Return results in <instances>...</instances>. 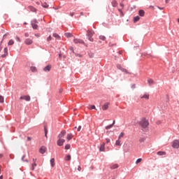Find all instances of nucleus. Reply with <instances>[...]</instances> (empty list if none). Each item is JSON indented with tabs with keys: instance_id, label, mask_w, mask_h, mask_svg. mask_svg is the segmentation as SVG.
I'll use <instances>...</instances> for the list:
<instances>
[{
	"instance_id": "obj_32",
	"label": "nucleus",
	"mask_w": 179,
	"mask_h": 179,
	"mask_svg": "<svg viewBox=\"0 0 179 179\" xmlns=\"http://www.w3.org/2000/svg\"><path fill=\"white\" fill-rule=\"evenodd\" d=\"M31 72H36L37 71V69L34 66L31 67Z\"/></svg>"
},
{
	"instance_id": "obj_20",
	"label": "nucleus",
	"mask_w": 179,
	"mask_h": 179,
	"mask_svg": "<svg viewBox=\"0 0 179 179\" xmlns=\"http://www.w3.org/2000/svg\"><path fill=\"white\" fill-rule=\"evenodd\" d=\"M110 169H111L112 170H114V169H118V164H115L111 165V166H110Z\"/></svg>"
},
{
	"instance_id": "obj_43",
	"label": "nucleus",
	"mask_w": 179,
	"mask_h": 179,
	"mask_svg": "<svg viewBox=\"0 0 179 179\" xmlns=\"http://www.w3.org/2000/svg\"><path fill=\"white\" fill-rule=\"evenodd\" d=\"M27 141H28V142H31V137H27Z\"/></svg>"
},
{
	"instance_id": "obj_41",
	"label": "nucleus",
	"mask_w": 179,
	"mask_h": 179,
	"mask_svg": "<svg viewBox=\"0 0 179 179\" xmlns=\"http://www.w3.org/2000/svg\"><path fill=\"white\" fill-rule=\"evenodd\" d=\"M80 129H82V126H79L77 129L78 132H80Z\"/></svg>"
},
{
	"instance_id": "obj_23",
	"label": "nucleus",
	"mask_w": 179,
	"mask_h": 179,
	"mask_svg": "<svg viewBox=\"0 0 179 179\" xmlns=\"http://www.w3.org/2000/svg\"><path fill=\"white\" fill-rule=\"evenodd\" d=\"M34 164L31 166V170H34V168L37 166V164H36V161H34V159H33Z\"/></svg>"
},
{
	"instance_id": "obj_1",
	"label": "nucleus",
	"mask_w": 179,
	"mask_h": 179,
	"mask_svg": "<svg viewBox=\"0 0 179 179\" xmlns=\"http://www.w3.org/2000/svg\"><path fill=\"white\" fill-rule=\"evenodd\" d=\"M94 35V31L93 30H87V36L88 37V40L93 43L94 39H93V36Z\"/></svg>"
},
{
	"instance_id": "obj_35",
	"label": "nucleus",
	"mask_w": 179,
	"mask_h": 179,
	"mask_svg": "<svg viewBox=\"0 0 179 179\" xmlns=\"http://www.w3.org/2000/svg\"><path fill=\"white\" fill-rule=\"evenodd\" d=\"M65 36H66L67 38L72 37V34H71V33H66V34H65Z\"/></svg>"
},
{
	"instance_id": "obj_16",
	"label": "nucleus",
	"mask_w": 179,
	"mask_h": 179,
	"mask_svg": "<svg viewBox=\"0 0 179 179\" xmlns=\"http://www.w3.org/2000/svg\"><path fill=\"white\" fill-rule=\"evenodd\" d=\"M8 55V48H4V54L1 55L2 58H5Z\"/></svg>"
},
{
	"instance_id": "obj_27",
	"label": "nucleus",
	"mask_w": 179,
	"mask_h": 179,
	"mask_svg": "<svg viewBox=\"0 0 179 179\" xmlns=\"http://www.w3.org/2000/svg\"><path fill=\"white\" fill-rule=\"evenodd\" d=\"M148 84L150 85H153V83H155V81H153L152 79H149V80H148Z\"/></svg>"
},
{
	"instance_id": "obj_46",
	"label": "nucleus",
	"mask_w": 179,
	"mask_h": 179,
	"mask_svg": "<svg viewBox=\"0 0 179 179\" xmlns=\"http://www.w3.org/2000/svg\"><path fill=\"white\" fill-rule=\"evenodd\" d=\"M80 170H82V168L80 167V166H78V171H80Z\"/></svg>"
},
{
	"instance_id": "obj_11",
	"label": "nucleus",
	"mask_w": 179,
	"mask_h": 179,
	"mask_svg": "<svg viewBox=\"0 0 179 179\" xmlns=\"http://www.w3.org/2000/svg\"><path fill=\"white\" fill-rule=\"evenodd\" d=\"M44 72H50L51 71V65L49 64L43 69Z\"/></svg>"
},
{
	"instance_id": "obj_50",
	"label": "nucleus",
	"mask_w": 179,
	"mask_h": 179,
	"mask_svg": "<svg viewBox=\"0 0 179 179\" xmlns=\"http://www.w3.org/2000/svg\"><path fill=\"white\" fill-rule=\"evenodd\" d=\"M24 157H26V155H24V156L22 157V162H24Z\"/></svg>"
},
{
	"instance_id": "obj_38",
	"label": "nucleus",
	"mask_w": 179,
	"mask_h": 179,
	"mask_svg": "<svg viewBox=\"0 0 179 179\" xmlns=\"http://www.w3.org/2000/svg\"><path fill=\"white\" fill-rule=\"evenodd\" d=\"M145 138H141L139 139V142H141V143H142L143 142H145Z\"/></svg>"
},
{
	"instance_id": "obj_5",
	"label": "nucleus",
	"mask_w": 179,
	"mask_h": 179,
	"mask_svg": "<svg viewBox=\"0 0 179 179\" xmlns=\"http://www.w3.org/2000/svg\"><path fill=\"white\" fill-rule=\"evenodd\" d=\"M20 100H25V101H30L31 98L29 95H22L20 97Z\"/></svg>"
},
{
	"instance_id": "obj_54",
	"label": "nucleus",
	"mask_w": 179,
	"mask_h": 179,
	"mask_svg": "<svg viewBox=\"0 0 179 179\" xmlns=\"http://www.w3.org/2000/svg\"><path fill=\"white\" fill-rule=\"evenodd\" d=\"M120 6H122V8H124V3H120Z\"/></svg>"
},
{
	"instance_id": "obj_51",
	"label": "nucleus",
	"mask_w": 179,
	"mask_h": 179,
	"mask_svg": "<svg viewBox=\"0 0 179 179\" xmlns=\"http://www.w3.org/2000/svg\"><path fill=\"white\" fill-rule=\"evenodd\" d=\"M70 50H71V51H72L73 52V47L71 46Z\"/></svg>"
},
{
	"instance_id": "obj_60",
	"label": "nucleus",
	"mask_w": 179,
	"mask_h": 179,
	"mask_svg": "<svg viewBox=\"0 0 179 179\" xmlns=\"http://www.w3.org/2000/svg\"><path fill=\"white\" fill-rule=\"evenodd\" d=\"M112 124H113V125H114L115 124V120H114Z\"/></svg>"
},
{
	"instance_id": "obj_7",
	"label": "nucleus",
	"mask_w": 179,
	"mask_h": 179,
	"mask_svg": "<svg viewBox=\"0 0 179 179\" xmlns=\"http://www.w3.org/2000/svg\"><path fill=\"white\" fill-rule=\"evenodd\" d=\"M109 106H110V103H109V102L105 103L102 106V110H103V111H106V110H108Z\"/></svg>"
},
{
	"instance_id": "obj_45",
	"label": "nucleus",
	"mask_w": 179,
	"mask_h": 179,
	"mask_svg": "<svg viewBox=\"0 0 179 179\" xmlns=\"http://www.w3.org/2000/svg\"><path fill=\"white\" fill-rule=\"evenodd\" d=\"M51 36H49L47 38V41H51Z\"/></svg>"
},
{
	"instance_id": "obj_42",
	"label": "nucleus",
	"mask_w": 179,
	"mask_h": 179,
	"mask_svg": "<svg viewBox=\"0 0 179 179\" xmlns=\"http://www.w3.org/2000/svg\"><path fill=\"white\" fill-rule=\"evenodd\" d=\"M43 8H48V5L47 3L42 4Z\"/></svg>"
},
{
	"instance_id": "obj_10",
	"label": "nucleus",
	"mask_w": 179,
	"mask_h": 179,
	"mask_svg": "<svg viewBox=\"0 0 179 179\" xmlns=\"http://www.w3.org/2000/svg\"><path fill=\"white\" fill-rule=\"evenodd\" d=\"M105 150H106V143H103L99 148V151L104 152Z\"/></svg>"
},
{
	"instance_id": "obj_29",
	"label": "nucleus",
	"mask_w": 179,
	"mask_h": 179,
	"mask_svg": "<svg viewBox=\"0 0 179 179\" xmlns=\"http://www.w3.org/2000/svg\"><path fill=\"white\" fill-rule=\"evenodd\" d=\"M141 19V17L139 16H136L134 18V20L135 22H138L139 20Z\"/></svg>"
},
{
	"instance_id": "obj_64",
	"label": "nucleus",
	"mask_w": 179,
	"mask_h": 179,
	"mask_svg": "<svg viewBox=\"0 0 179 179\" xmlns=\"http://www.w3.org/2000/svg\"><path fill=\"white\" fill-rule=\"evenodd\" d=\"M0 174H1V166H0Z\"/></svg>"
},
{
	"instance_id": "obj_2",
	"label": "nucleus",
	"mask_w": 179,
	"mask_h": 179,
	"mask_svg": "<svg viewBox=\"0 0 179 179\" xmlns=\"http://www.w3.org/2000/svg\"><path fill=\"white\" fill-rule=\"evenodd\" d=\"M31 24L34 30H37L38 29V22H37V20H33Z\"/></svg>"
},
{
	"instance_id": "obj_49",
	"label": "nucleus",
	"mask_w": 179,
	"mask_h": 179,
	"mask_svg": "<svg viewBox=\"0 0 179 179\" xmlns=\"http://www.w3.org/2000/svg\"><path fill=\"white\" fill-rule=\"evenodd\" d=\"M24 36H25V37H29V33H25V34H24Z\"/></svg>"
},
{
	"instance_id": "obj_36",
	"label": "nucleus",
	"mask_w": 179,
	"mask_h": 179,
	"mask_svg": "<svg viewBox=\"0 0 179 179\" xmlns=\"http://www.w3.org/2000/svg\"><path fill=\"white\" fill-rule=\"evenodd\" d=\"M8 36H9V33H7V34H4L3 36V40H5V38H7Z\"/></svg>"
},
{
	"instance_id": "obj_4",
	"label": "nucleus",
	"mask_w": 179,
	"mask_h": 179,
	"mask_svg": "<svg viewBox=\"0 0 179 179\" xmlns=\"http://www.w3.org/2000/svg\"><path fill=\"white\" fill-rule=\"evenodd\" d=\"M172 148H173V149H178V148H179V141H178V140H174L172 142Z\"/></svg>"
},
{
	"instance_id": "obj_6",
	"label": "nucleus",
	"mask_w": 179,
	"mask_h": 179,
	"mask_svg": "<svg viewBox=\"0 0 179 179\" xmlns=\"http://www.w3.org/2000/svg\"><path fill=\"white\" fill-rule=\"evenodd\" d=\"M24 44H26V45H31V44H33V39H30V38L25 39Z\"/></svg>"
},
{
	"instance_id": "obj_12",
	"label": "nucleus",
	"mask_w": 179,
	"mask_h": 179,
	"mask_svg": "<svg viewBox=\"0 0 179 179\" xmlns=\"http://www.w3.org/2000/svg\"><path fill=\"white\" fill-rule=\"evenodd\" d=\"M73 41L75 44H83V41L80 39H74Z\"/></svg>"
},
{
	"instance_id": "obj_39",
	"label": "nucleus",
	"mask_w": 179,
	"mask_h": 179,
	"mask_svg": "<svg viewBox=\"0 0 179 179\" xmlns=\"http://www.w3.org/2000/svg\"><path fill=\"white\" fill-rule=\"evenodd\" d=\"M141 162H142V159L140 158V159H138L136 162V164H138V163H141Z\"/></svg>"
},
{
	"instance_id": "obj_44",
	"label": "nucleus",
	"mask_w": 179,
	"mask_h": 179,
	"mask_svg": "<svg viewBox=\"0 0 179 179\" xmlns=\"http://www.w3.org/2000/svg\"><path fill=\"white\" fill-rule=\"evenodd\" d=\"M48 132V131L47 130V129L45 128V136L47 138V133Z\"/></svg>"
},
{
	"instance_id": "obj_3",
	"label": "nucleus",
	"mask_w": 179,
	"mask_h": 179,
	"mask_svg": "<svg viewBox=\"0 0 179 179\" xmlns=\"http://www.w3.org/2000/svg\"><path fill=\"white\" fill-rule=\"evenodd\" d=\"M140 124L142 128H148V127L149 126V122L146 120H143Z\"/></svg>"
},
{
	"instance_id": "obj_62",
	"label": "nucleus",
	"mask_w": 179,
	"mask_h": 179,
	"mask_svg": "<svg viewBox=\"0 0 179 179\" xmlns=\"http://www.w3.org/2000/svg\"><path fill=\"white\" fill-rule=\"evenodd\" d=\"M35 36H37L38 37H40V36L37 35V34H35Z\"/></svg>"
},
{
	"instance_id": "obj_22",
	"label": "nucleus",
	"mask_w": 179,
	"mask_h": 179,
	"mask_svg": "<svg viewBox=\"0 0 179 179\" xmlns=\"http://www.w3.org/2000/svg\"><path fill=\"white\" fill-rule=\"evenodd\" d=\"M72 138H73V136L72 135V134H67V140L68 141H71V139H72Z\"/></svg>"
},
{
	"instance_id": "obj_47",
	"label": "nucleus",
	"mask_w": 179,
	"mask_h": 179,
	"mask_svg": "<svg viewBox=\"0 0 179 179\" xmlns=\"http://www.w3.org/2000/svg\"><path fill=\"white\" fill-rule=\"evenodd\" d=\"M106 143H110V138H106Z\"/></svg>"
},
{
	"instance_id": "obj_59",
	"label": "nucleus",
	"mask_w": 179,
	"mask_h": 179,
	"mask_svg": "<svg viewBox=\"0 0 179 179\" xmlns=\"http://www.w3.org/2000/svg\"><path fill=\"white\" fill-rule=\"evenodd\" d=\"M80 16H83V13H80Z\"/></svg>"
},
{
	"instance_id": "obj_33",
	"label": "nucleus",
	"mask_w": 179,
	"mask_h": 179,
	"mask_svg": "<svg viewBox=\"0 0 179 179\" xmlns=\"http://www.w3.org/2000/svg\"><path fill=\"white\" fill-rule=\"evenodd\" d=\"M65 160H66L67 162L69 161V160H71V155H67V156H66Z\"/></svg>"
},
{
	"instance_id": "obj_21",
	"label": "nucleus",
	"mask_w": 179,
	"mask_h": 179,
	"mask_svg": "<svg viewBox=\"0 0 179 179\" xmlns=\"http://www.w3.org/2000/svg\"><path fill=\"white\" fill-rule=\"evenodd\" d=\"M87 108H89V110H97V109H96V106H94V105H90L88 107H87Z\"/></svg>"
},
{
	"instance_id": "obj_61",
	"label": "nucleus",
	"mask_w": 179,
	"mask_h": 179,
	"mask_svg": "<svg viewBox=\"0 0 179 179\" xmlns=\"http://www.w3.org/2000/svg\"><path fill=\"white\" fill-rule=\"evenodd\" d=\"M159 9H161L162 10L163 8L158 7Z\"/></svg>"
},
{
	"instance_id": "obj_53",
	"label": "nucleus",
	"mask_w": 179,
	"mask_h": 179,
	"mask_svg": "<svg viewBox=\"0 0 179 179\" xmlns=\"http://www.w3.org/2000/svg\"><path fill=\"white\" fill-rule=\"evenodd\" d=\"M117 68H118V69H122V68L121 67V65H118Z\"/></svg>"
},
{
	"instance_id": "obj_30",
	"label": "nucleus",
	"mask_w": 179,
	"mask_h": 179,
	"mask_svg": "<svg viewBox=\"0 0 179 179\" xmlns=\"http://www.w3.org/2000/svg\"><path fill=\"white\" fill-rule=\"evenodd\" d=\"M124 135H125V134L124 132L120 133V134L119 135V139H121V138H124Z\"/></svg>"
},
{
	"instance_id": "obj_31",
	"label": "nucleus",
	"mask_w": 179,
	"mask_h": 179,
	"mask_svg": "<svg viewBox=\"0 0 179 179\" xmlns=\"http://www.w3.org/2000/svg\"><path fill=\"white\" fill-rule=\"evenodd\" d=\"M53 37H55V38H58V40H59V35L57 34H53Z\"/></svg>"
},
{
	"instance_id": "obj_24",
	"label": "nucleus",
	"mask_w": 179,
	"mask_h": 179,
	"mask_svg": "<svg viewBox=\"0 0 179 179\" xmlns=\"http://www.w3.org/2000/svg\"><path fill=\"white\" fill-rule=\"evenodd\" d=\"M13 44H15V41L12 39L8 43V45H13Z\"/></svg>"
},
{
	"instance_id": "obj_25",
	"label": "nucleus",
	"mask_w": 179,
	"mask_h": 179,
	"mask_svg": "<svg viewBox=\"0 0 179 179\" xmlns=\"http://www.w3.org/2000/svg\"><path fill=\"white\" fill-rule=\"evenodd\" d=\"M115 145L116 146H121V141H120V138L116 141Z\"/></svg>"
},
{
	"instance_id": "obj_19",
	"label": "nucleus",
	"mask_w": 179,
	"mask_h": 179,
	"mask_svg": "<svg viewBox=\"0 0 179 179\" xmlns=\"http://www.w3.org/2000/svg\"><path fill=\"white\" fill-rule=\"evenodd\" d=\"M50 164L52 167H54V166H55V159L54 158L50 159Z\"/></svg>"
},
{
	"instance_id": "obj_15",
	"label": "nucleus",
	"mask_w": 179,
	"mask_h": 179,
	"mask_svg": "<svg viewBox=\"0 0 179 179\" xmlns=\"http://www.w3.org/2000/svg\"><path fill=\"white\" fill-rule=\"evenodd\" d=\"M157 155H158V156H164V155H166V152L159 151L157 152Z\"/></svg>"
},
{
	"instance_id": "obj_18",
	"label": "nucleus",
	"mask_w": 179,
	"mask_h": 179,
	"mask_svg": "<svg viewBox=\"0 0 179 179\" xmlns=\"http://www.w3.org/2000/svg\"><path fill=\"white\" fill-rule=\"evenodd\" d=\"M138 14H139V15L141 16V17L145 16V10H140L138 11Z\"/></svg>"
},
{
	"instance_id": "obj_63",
	"label": "nucleus",
	"mask_w": 179,
	"mask_h": 179,
	"mask_svg": "<svg viewBox=\"0 0 179 179\" xmlns=\"http://www.w3.org/2000/svg\"><path fill=\"white\" fill-rule=\"evenodd\" d=\"M24 24H27V23L24 22Z\"/></svg>"
},
{
	"instance_id": "obj_55",
	"label": "nucleus",
	"mask_w": 179,
	"mask_h": 179,
	"mask_svg": "<svg viewBox=\"0 0 179 179\" xmlns=\"http://www.w3.org/2000/svg\"><path fill=\"white\" fill-rule=\"evenodd\" d=\"M2 157H3V155L0 154V159H2Z\"/></svg>"
},
{
	"instance_id": "obj_9",
	"label": "nucleus",
	"mask_w": 179,
	"mask_h": 179,
	"mask_svg": "<svg viewBox=\"0 0 179 179\" xmlns=\"http://www.w3.org/2000/svg\"><path fill=\"white\" fill-rule=\"evenodd\" d=\"M65 135H66V131L64 130L61 131V133L58 136L59 139H62V138H64Z\"/></svg>"
},
{
	"instance_id": "obj_17",
	"label": "nucleus",
	"mask_w": 179,
	"mask_h": 179,
	"mask_svg": "<svg viewBox=\"0 0 179 179\" xmlns=\"http://www.w3.org/2000/svg\"><path fill=\"white\" fill-rule=\"evenodd\" d=\"M141 99H145V100H149V94H145L141 96Z\"/></svg>"
},
{
	"instance_id": "obj_58",
	"label": "nucleus",
	"mask_w": 179,
	"mask_h": 179,
	"mask_svg": "<svg viewBox=\"0 0 179 179\" xmlns=\"http://www.w3.org/2000/svg\"><path fill=\"white\" fill-rule=\"evenodd\" d=\"M118 10L119 12H120V13H122V11L121 10V9H119Z\"/></svg>"
},
{
	"instance_id": "obj_13",
	"label": "nucleus",
	"mask_w": 179,
	"mask_h": 179,
	"mask_svg": "<svg viewBox=\"0 0 179 179\" xmlns=\"http://www.w3.org/2000/svg\"><path fill=\"white\" fill-rule=\"evenodd\" d=\"M39 152L41 153V155H44L45 153V147L43 146L39 149Z\"/></svg>"
},
{
	"instance_id": "obj_34",
	"label": "nucleus",
	"mask_w": 179,
	"mask_h": 179,
	"mask_svg": "<svg viewBox=\"0 0 179 179\" xmlns=\"http://www.w3.org/2000/svg\"><path fill=\"white\" fill-rule=\"evenodd\" d=\"M99 39H100V40H102V41H104V40H106V36H99Z\"/></svg>"
},
{
	"instance_id": "obj_40",
	"label": "nucleus",
	"mask_w": 179,
	"mask_h": 179,
	"mask_svg": "<svg viewBox=\"0 0 179 179\" xmlns=\"http://www.w3.org/2000/svg\"><path fill=\"white\" fill-rule=\"evenodd\" d=\"M0 103H3V96L0 95Z\"/></svg>"
},
{
	"instance_id": "obj_14",
	"label": "nucleus",
	"mask_w": 179,
	"mask_h": 179,
	"mask_svg": "<svg viewBox=\"0 0 179 179\" xmlns=\"http://www.w3.org/2000/svg\"><path fill=\"white\" fill-rule=\"evenodd\" d=\"M111 3L113 8H117V6H118V3L115 0L112 1Z\"/></svg>"
},
{
	"instance_id": "obj_28",
	"label": "nucleus",
	"mask_w": 179,
	"mask_h": 179,
	"mask_svg": "<svg viewBox=\"0 0 179 179\" xmlns=\"http://www.w3.org/2000/svg\"><path fill=\"white\" fill-rule=\"evenodd\" d=\"M29 8L30 9V10L31 12H36V8L33 6H29Z\"/></svg>"
},
{
	"instance_id": "obj_37",
	"label": "nucleus",
	"mask_w": 179,
	"mask_h": 179,
	"mask_svg": "<svg viewBox=\"0 0 179 179\" xmlns=\"http://www.w3.org/2000/svg\"><path fill=\"white\" fill-rule=\"evenodd\" d=\"M65 149H66V150H68V149H71V145H69V144L66 145Z\"/></svg>"
},
{
	"instance_id": "obj_48",
	"label": "nucleus",
	"mask_w": 179,
	"mask_h": 179,
	"mask_svg": "<svg viewBox=\"0 0 179 179\" xmlns=\"http://www.w3.org/2000/svg\"><path fill=\"white\" fill-rule=\"evenodd\" d=\"M17 41H19V43H20V38H19V36H17Z\"/></svg>"
},
{
	"instance_id": "obj_8",
	"label": "nucleus",
	"mask_w": 179,
	"mask_h": 179,
	"mask_svg": "<svg viewBox=\"0 0 179 179\" xmlns=\"http://www.w3.org/2000/svg\"><path fill=\"white\" fill-rule=\"evenodd\" d=\"M64 143H65V139H63V138H59V140L57 141L58 146H62V145H64Z\"/></svg>"
},
{
	"instance_id": "obj_26",
	"label": "nucleus",
	"mask_w": 179,
	"mask_h": 179,
	"mask_svg": "<svg viewBox=\"0 0 179 179\" xmlns=\"http://www.w3.org/2000/svg\"><path fill=\"white\" fill-rule=\"evenodd\" d=\"M113 127H114V124L106 126V129H111V128H113Z\"/></svg>"
},
{
	"instance_id": "obj_57",
	"label": "nucleus",
	"mask_w": 179,
	"mask_h": 179,
	"mask_svg": "<svg viewBox=\"0 0 179 179\" xmlns=\"http://www.w3.org/2000/svg\"><path fill=\"white\" fill-rule=\"evenodd\" d=\"M0 179H3V176H1Z\"/></svg>"
},
{
	"instance_id": "obj_56",
	"label": "nucleus",
	"mask_w": 179,
	"mask_h": 179,
	"mask_svg": "<svg viewBox=\"0 0 179 179\" xmlns=\"http://www.w3.org/2000/svg\"><path fill=\"white\" fill-rule=\"evenodd\" d=\"M61 57H62V54H59V57L61 58Z\"/></svg>"
},
{
	"instance_id": "obj_52",
	"label": "nucleus",
	"mask_w": 179,
	"mask_h": 179,
	"mask_svg": "<svg viewBox=\"0 0 179 179\" xmlns=\"http://www.w3.org/2000/svg\"><path fill=\"white\" fill-rule=\"evenodd\" d=\"M75 15V13H71L70 16L73 17Z\"/></svg>"
}]
</instances>
